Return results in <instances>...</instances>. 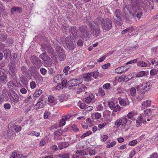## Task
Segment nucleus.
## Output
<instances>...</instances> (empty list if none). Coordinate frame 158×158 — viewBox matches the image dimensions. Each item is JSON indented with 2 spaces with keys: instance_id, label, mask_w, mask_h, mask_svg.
Here are the masks:
<instances>
[{
  "instance_id": "6ab92c4d",
  "label": "nucleus",
  "mask_w": 158,
  "mask_h": 158,
  "mask_svg": "<svg viewBox=\"0 0 158 158\" xmlns=\"http://www.w3.org/2000/svg\"><path fill=\"white\" fill-rule=\"evenodd\" d=\"M151 101L149 100H147L143 102L142 104V109H145L150 106Z\"/></svg>"
},
{
  "instance_id": "ddd939ff",
  "label": "nucleus",
  "mask_w": 158,
  "mask_h": 158,
  "mask_svg": "<svg viewBox=\"0 0 158 158\" xmlns=\"http://www.w3.org/2000/svg\"><path fill=\"white\" fill-rule=\"evenodd\" d=\"M10 99L11 101L14 103H17L19 101L18 95L14 90H12Z\"/></svg>"
},
{
  "instance_id": "13d9d810",
  "label": "nucleus",
  "mask_w": 158,
  "mask_h": 158,
  "mask_svg": "<svg viewBox=\"0 0 158 158\" xmlns=\"http://www.w3.org/2000/svg\"><path fill=\"white\" fill-rule=\"evenodd\" d=\"M62 131L60 130H57L55 132V135L57 136L61 135H62Z\"/></svg>"
},
{
  "instance_id": "a19ab883",
  "label": "nucleus",
  "mask_w": 158,
  "mask_h": 158,
  "mask_svg": "<svg viewBox=\"0 0 158 158\" xmlns=\"http://www.w3.org/2000/svg\"><path fill=\"white\" fill-rule=\"evenodd\" d=\"M98 93L99 95L101 96H104L105 94V90L102 88H99L98 89Z\"/></svg>"
},
{
  "instance_id": "7c9ffc66",
  "label": "nucleus",
  "mask_w": 158,
  "mask_h": 158,
  "mask_svg": "<svg viewBox=\"0 0 158 158\" xmlns=\"http://www.w3.org/2000/svg\"><path fill=\"white\" fill-rule=\"evenodd\" d=\"M88 30L86 26H81L79 27V30L82 33H85Z\"/></svg>"
},
{
  "instance_id": "603ef678",
  "label": "nucleus",
  "mask_w": 158,
  "mask_h": 158,
  "mask_svg": "<svg viewBox=\"0 0 158 158\" xmlns=\"http://www.w3.org/2000/svg\"><path fill=\"white\" fill-rule=\"evenodd\" d=\"M47 141L44 139H42L40 141V146H44L46 143Z\"/></svg>"
},
{
  "instance_id": "dca6fc26",
  "label": "nucleus",
  "mask_w": 158,
  "mask_h": 158,
  "mask_svg": "<svg viewBox=\"0 0 158 158\" xmlns=\"http://www.w3.org/2000/svg\"><path fill=\"white\" fill-rule=\"evenodd\" d=\"M70 33L71 35L76 38L78 34L76 27L74 26L71 27L70 29Z\"/></svg>"
},
{
  "instance_id": "de8ad7c7",
  "label": "nucleus",
  "mask_w": 158,
  "mask_h": 158,
  "mask_svg": "<svg viewBox=\"0 0 158 158\" xmlns=\"http://www.w3.org/2000/svg\"><path fill=\"white\" fill-rule=\"evenodd\" d=\"M145 74V72L144 71H142L136 74V77H142L144 76Z\"/></svg>"
},
{
  "instance_id": "e2e57ef3",
  "label": "nucleus",
  "mask_w": 158,
  "mask_h": 158,
  "mask_svg": "<svg viewBox=\"0 0 158 158\" xmlns=\"http://www.w3.org/2000/svg\"><path fill=\"white\" fill-rule=\"evenodd\" d=\"M77 45L79 47H81L83 45V42L82 40H79L77 43Z\"/></svg>"
},
{
  "instance_id": "7ed1b4c3",
  "label": "nucleus",
  "mask_w": 158,
  "mask_h": 158,
  "mask_svg": "<svg viewBox=\"0 0 158 158\" xmlns=\"http://www.w3.org/2000/svg\"><path fill=\"white\" fill-rule=\"evenodd\" d=\"M131 121L127 119L125 117H122L116 120L115 123V125L117 127H119L120 126H127L129 127Z\"/></svg>"
},
{
  "instance_id": "c03bdc74",
  "label": "nucleus",
  "mask_w": 158,
  "mask_h": 158,
  "mask_svg": "<svg viewBox=\"0 0 158 158\" xmlns=\"http://www.w3.org/2000/svg\"><path fill=\"white\" fill-rule=\"evenodd\" d=\"M73 42L71 40V37L69 36L66 38L65 39V42L66 45H67L68 44Z\"/></svg>"
},
{
  "instance_id": "393cba45",
  "label": "nucleus",
  "mask_w": 158,
  "mask_h": 158,
  "mask_svg": "<svg viewBox=\"0 0 158 158\" xmlns=\"http://www.w3.org/2000/svg\"><path fill=\"white\" fill-rule=\"evenodd\" d=\"M22 10L21 8L18 6H14L13 7L11 8L10 11L12 14L14 13V12L17 11L19 13H20Z\"/></svg>"
},
{
  "instance_id": "9d476101",
  "label": "nucleus",
  "mask_w": 158,
  "mask_h": 158,
  "mask_svg": "<svg viewBox=\"0 0 158 158\" xmlns=\"http://www.w3.org/2000/svg\"><path fill=\"white\" fill-rule=\"evenodd\" d=\"M42 47L43 48L45 51L48 52L52 58L54 57L55 53L52 47L48 44H43Z\"/></svg>"
},
{
  "instance_id": "bb28decb",
  "label": "nucleus",
  "mask_w": 158,
  "mask_h": 158,
  "mask_svg": "<svg viewBox=\"0 0 158 158\" xmlns=\"http://www.w3.org/2000/svg\"><path fill=\"white\" fill-rule=\"evenodd\" d=\"M3 52L5 55V58L6 59H8L10 56L11 54V52L10 50L7 49H5L4 50Z\"/></svg>"
},
{
  "instance_id": "473e14b6",
  "label": "nucleus",
  "mask_w": 158,
  "mask_h": 158,
  "mask_svg": "<svg viewBox=\"0 0 158 158\" xmlns=\"http://www.w3.org/2000/svg\"><path fill=\"white\" fill-rule=\"evenodd\" d=\"M59 156L61 158H68L69 156L68 153H61L59 154Z\"/></svg>"
},
{
  "instance_id": "a18cd8bd",
  "label": "nucleus",
  "mask_w": 158,
  "mask_h": 158,
  "mask_svg": "<svg viewBox=\"0 0 158 158\" xmlns=\"http://www.w3.org/2000/svg\"><path fill=\"white\" fill-rule=\"evenodd\" d=\"M136 94V89L135 87L131 88L130 90V94L132 96H134Z\"/></svg>"
},
{
  "instance_id": "a211bd4d",
  "label": "nucleus",
  "mask_w": 158,
  "mask_h": 158,
  "mask_svg": "<svg viewBox=\"0 0 158 158\" xmlns=\"http://www.w3.org/2000/svg\"><path fill=\"white\" fill-rule=\"evenodd\" d=\"M7 81V77L6 75L0 76V84H6Z\"/></svg>"
},
{
  "instance_id": "9b49d317",
  "label": "nucleus",
  "mask_w": 158,
  "mask_h": 158,
  "mask_svg": "<svg viewBox=\"0 0 158 158\" xmlns=\"http://www.w3.org/2000/svg\"><path fill=\"white\" fill-rule=\"evenodd\" d=\"M21 70L23 75L27 77H30L31 74V71L26 66H22L21 67Z\"/></svg>"
},
{
  "instance_id": "49530a36",
  "label": "nucleus",
  "mask_w": 158,
  "mask_h": 158,
  "mask_svg": "<svg viewBox=\"0 0 158 158\" xmlns=\"http://www.w3.org/2000/svg\"><path fill=\"white\" fill-rule=\"evenodd\" d=\"M99 73L97 71L90 73L91 77H93L95 78H96L99 76Z\"/></svg>"
},
{
  "instance_id": "338daca9",
  "label": "nucleus",
  "mask_w": 158,
  "mask_h": 158,
  "mask_svg": "<svg viewBox=\"0 0 158 158\" xmlns=\"http://www.w3.org/2000/svg\"><path fill=\"white\" fill-rule=\"evenodd\" d=\"M41 74L43 75H45L47 73V70L44 68H41L40 69Z\"/></svg>"
},
{
  "instance_id": "4c0bfd02",
  "label": "nucleus",
  "mask_w": 158,
  "mask_h": 158,
  "mask_svg": "<svg viewBox=\"0 0 158 158\" xmlns=\"http://www.w3.org/2000/svg\"><path fill=\"white\" fill-rule=\"evenodd\" d=\"M10 94V92L6 89H4L2 91V94L5 97L9 96Z\"/></svg>"
},
{
  "instance_id": "f3484780",
  "label": "nucleus",
  "mask_w": 158,
  "mask_h": 158,
  "mask_svg": "<svg viewBox=\"0 0 158 158\" xmlns=\"http://www.w3.org/2000/svg\"><path fill=\"white\" fill-rule=\"evenodd\" d=\"M128 68H126L125 66H122L116 69L115 72L117 73H122L123 72L127 71Z\"/></svg>"
},
{
  "instance_id": "1a4fd4ad",
  "label": "nucleus",
  "mask_w": 158,
  "mask_h": 158,
  "mask_svg": "<svg viewBox=\"0 0 158 158\" xmlns=\"http://www.w3.org/2000/svg\"><path fill=\"white\" fill-rule=\"evenodd\" d=\"M121 11L118 10H116L114 12V19L116 21V23L119 26H121L123 23Z\"/></svg>"
},
{
  "instance_id": "0e129e2a",
  "label": "nucleus",
  "mask_w": 158,
  "mask_h": 158,
  "mask_svg": "<svg viewBox=\"0 0 158 158\" xmlns=\"http://www.w3.org/2000/svg\"><path fill=\"white\" fill-rule=\"evenodd\" d=\"M110 86V85L109 83H107L104 84L103 85V88L105 89H108Z\"/></svg>"
},
{
  "instance_id": "aec40b11",
  "label": "nucleus",
  "mask_w": 158,
  "mask_h": 158,
  "mask_svg": "<svg viewBox=\"0 0 158 158\" xmlns=\"http://www.w3.org/2000/svg\"><path fill=\"white\" fill-rule=\"evenodd\" d=\"M21 82L23 83L25 86H26L28 84V80L25 76L22 75L19 78Z\"/></svg>"
},
{
  "instance_id": "37998d69",
  "label": "nucleus",
  "mask_w": 158,
  "mask_h": 158,
  "mask_svg": "<svg viewBox=\"0 0 158 158\" xmlns=\"http://www.w3.org/2000/svg\"><path fill=\"white\" fill-rule=\"evenodd\" d=\"M121 110V107L119 105H117L114 106L112 110H113L114 111L117 112L118 111H120Z\"/></svg>"
},
{
  "instance_id": "f03ea898",
  "label": "nucleus",
  "mask_w": 158,
  "mask_h": 158,
  "mask_svg": "<svg viewBox=\"0 0 158 158\" xmlns=\"http://www.w3.org/2000/svg\"><path fill=\"white\" fill-rule=\"evenodd\" d=\"M131 6L134 13V16H136L138 19H140L143 14L142 10L140 9L139 4L136 2H132L131 3Z\"/></svg>"
},
{
  "instance_id": "412c9836",
  "label": "nucleus",
  "mask_w": 158,
  "mask_h": 158,
  "mask_svg": "<svg viewBox=\"0 0 158 158\" xmlns=\"http://www.w3.org/2000/svg\"><path fill=\"white\" fill-rule=\"evenodd\" d=\"M58 145L59 148L60 150H61L64 148L68 147L69 146V144L68 142H65L59 143Z\"/></svg>"
},
{
  "instance_id": "79ce46f5",
  "label": "nucleus",
  "mask_w": 158,
  "mask_h": 158,
  "mask_svg": "<svg viewBox=\"0 0 158 158\" xmlns=\"http://www.w3.org/2000/svg\"><path fill=\"white\" fill-rule=\"evenodd\" d=\"M42 91L41 89H39L38 90L36 91L34 94V97H39L42 93Z\"/></svg>"
},
{
  "instance_id": "f8f14e48",
  "label": "nucleus",
  "mask_w": 158,
  "mask_h": 158,
  "mask_svg": "<svg viewBox=\"0 0 158 158\" xmlns=\"http://www.w3.org/2000/svg\"><path fill=\"white\" fill-rule=\"evenodd\" d=\"M82 81L81 79H77L75 80H72L68 82V84L70 86H76L81 84Z\"/></svg>"
},
{
  "instance_id": "72a5a7b5",
  "label": "nucleus",
  "mask_w": 158,
  "mask_h": 158,
  "mask_svg": "<svg viewBox=\"0 0 158 158\" xmlns=\"http://www.w3.org/2000/svg\"><path fill=\"white\" fill-rule=\"evenodd\" d=\"M142 121V118L141 116H139L137 119L136 120V123L137 125L136 126L137 127H139L141 125V123Z\"/></svg>"
},
{
  "instance_id": "20e7f679",
  "label": "nucleus",
  "mask_w": 158,
  "mask_h": 158,
  "mask_svg": "<svg viewBox=\"0 0 158 158\" xmlns=\"http://www.w3.org/2000/svg\"><path fill=\"white\" fill-rule=\"evenodd\" d=\"M15 60L10 61L9 64V73L14 80H15L16 77L17 69L16 66Z\"/></svg>"
},
{
  "instance_id": "6e6d98bb",
  "label": "nucleus",
  "mask_w": 158,
  "mask_h": 158,
  "mask_svg": "<svg viewBox=\"0 0 158 158\" xmlns=\"http://www.w3.org/2000/svg\"><path fill=\"white\" fill-rule=\"evenodd\" d=\"M116 142L115 141H113L111 142L109 144H108L106 146V148H110L113 147L116 144Z\"/></svg>"
},
{
  "instance_id": "cd10ccee",
  "label": "nucleus",
  "mask_w": 158,
  "mask_h": 158,
  "mask_svg": "<svg viewBox=\"0 0 158 158\" xmlns=\"http://www.w3.org/2000/svg\"><path fill=\"white\" fill-rule=\"evenodd\" d=\"M134 30V27H131L123 30L121 32L122 34H124L128 32H131Z\"/></svg>"
},
{
  "instance_id": "c756f323",
  "label": "nucleus",
  "mask_w": 158,
  "mask_h": 158,
  "mask_svg": "<svg viewBox=\"0 0 158 158\" xmlns=\"http://www.w3.org/2000/svg\"><path fill=\"white\" fill-rule=\"evenodd\" d=\"M7 85L8 88L11 90V92L12 90H13L12 89H13L14 87L15 86V84L12 81L9 82L7 83Z\"/></svg>"
},
{
  "instance_id": "6e6552de",
  "label": "nucleus",
  "mask_w": 158,
  "mask_h": 158,
  "mask_svg": "<svg viewBox=\"0 0 158 158\" xmlns=\"http://www.w3.org/2000/svg\"><path fill=\"white\" fill-rule=\"evenodd\" d=\"M30 60L36 69H39L42 65L41 60L35 56H31L30 58Z\"/></svg>"
},
{
  "instance_id": "e433bc0d",
  "label": "nucleus",
  "mask_w": 158,
  "mask_h": 158,
  "mask_svg": "<svg viewBox=\"0 0 158 158\" xmlns=\"http://www.w3.org/2000/svg\"><path fill=\"white\" fill-rule=\"evenodd\" d=\"M94 98V96L92 95L89 96L85 98V101L87 103H89Z\"/></svg>"
},
{
  "instance_id": "5fc2aeb1",
  "label": "nucleus",
  "mask_w": 158,
  "mask_h": 158,
  "mask_svg": "<svg viewBox=\"0 0 158 158\" xmlns=\"http://www.w3.org/2000/svg\"><path fill=\"white\" fill-rule=\"evenodd\" d=\"M67 100V98L64 96V95H62L61 96H60L59 98V101L60 102H62L64 101H66Z\"/></svg>"
},
{
  "instance_id": "f257e3e1",
  "label": "nucleus",
  "mask_w": 158,
  "mask_h": 158,
  "mask_svg": "<svg viewBox=\"0 0 158 158\" xmlns=\"http://www.w3.org/2000/svg\"><path fill=\"white\" fill-rule=\"evenodd\" d=\"M89 27L92 35L94 37L99 36L101 33L99 24L97 23L94 21H90L89 23Z\"/></svg>"
},
{
  "instance_id": "c85d7f7f",
  "label": "nucleus",
  "mask_w": 158,
  "mask_h": 158,
  "mask_svg": "<svg viewBox=\"0 0 158 158\" xmlns=\"http://www.w3.org/2000/svg\"><path fill=\"white\" fill-rule=\"evenodd\" d=\"M67 48L69 50H73L76 47V44L73 42L68 44L66 45Z\"/></svg>"
},
{
  "instance_id": "2eb2a0df",
  "label": "nucleus",
  "mask_w": 158,
  "mask_h": 158,
  "mask_svg": "<svg viewBox=\"0 0 158 158\" xmlns=\"http://www.w3.org/2000/svg\"><path fill=\"white\" fill-rule=\"evenodd\" d=\"M63 75L58 74L54 77V81L55 82L58 84H60L61 85V83L62 82L63 78L62 77Z\"/></svg>"
},
{
  "instance_id": "b1692460",
  "label": "nucleus",
  "mask_w": 158,
  "mask_h": 158,
  "mask_svg": "<svg viewBox=\"0 0 158 158\" xmlns=\"http://www.w3.org/2000/svg\"><path fill=\"white\" fill-rule=\"evenodd\" d=\"M87 87L84 84H82L77 91V94H79L83 91H85L87 89Z\"/></svg>"
},
{
  "instance_id": "4d7b16f0",
  "label": "nucleus",
  "mask_w": 158,
  "mask_h": 158,
  "mask_svg": "<svg viewBox=\"0 0 158 158\" xmlns=\"http://www.w3.org/2000/svg\"><path fill=\"white\" fill-rule=\"evenodd\" d=\"M3 107L6 109L9 110L10 109L11 106L9 103H6L4 104Z\"/></svg>"
},
{
  "instance_id": "39448f33",
  "label": "nucleus",
  "mask_w": 158,
  "mask_h": 158,
  "mask_svg": "<svg viewBox=\"0 0 158 158\" xmlns=\"http://www.w3.org/2000/svg\"><path fill=\"white\" fill-rule=\"evenodd\" d=\"M152 87L150 82H143L141 85L136 86L137 90L139 92H146L148 91Z\"/></svg>"
},
{
  "instance_id": "09e8293b",
  "label": "nucleus",
  "mask_w": 158,
  "mask_h": 158,
  "mask_svg": "<svg viewBox=\"0 0 158 158\" xmlns=\"http://www.w3.org/2000/svg\"><path fill=\"white\" fill-rule=\"evenodd\" d=\"M158 71V70L156 69H152L150 71V74L152 76H154L157 74Z\"/></svg>"
},
{
  "instance_id": "4be33fe9",
  "label": "nucleus",
  "mask_w": 158,
  "mask_h": 158,
  "mask_svg": "<svg viewBox=\"0 0 158 158\" xmlns=\"http://www.w3.org/2000/svg\"><path fill=\"white\" fill-rule=\"evenodd\" d=\"M90 73H85L83 75L84 80L86 81H91L93 80L92 78Z\"/></svg>"
},
{
  "instance_id": "2f4dec72",
  "label": "nucleus",
  "mask_w": 158,
  "mask_h": 158,
  "mask_svg": "<svg viewBox=\"0 0 158 158\" xmlns=\"http://www.w3.org/2000/svg\"><path fill=\"white\" fill-rule=\"evenodd\" d=\"M148 5H149V7L151 9H153V4L152 1L151 0H144Z\"/></svg>"
},
{
  "instance_id": "ea45409f",
  "label": "nucleus",
  "mask_w": 158,
  "mask_h": 158,
  "mask_svg": "<svg viewBox=\"0 0 158 158\" xmlns=\"http://www.w3.org/2000/svg\"><path fill=\"white\" fill-rule=\"evenodd\" d=\"M0 36V39H1V41L3 42L7 38L6 35L4 33H2Z\"/></svg>"
},
{
  "instance_id": "bf43d9fd",
  "label": "nucleus",
  "mask_w": 158,
  "mask_h": 158,
  "mask_svg": "<svg viewBox=\"0 0 158 158\" xmlns=\"http://www.w3.org/2000/svg\"><path fill=\"white\" fill-rule=\"evenodd\" d=\"M67 83V81L66 79L62 80V82L61 83V85L62 87H65L66 86Z\"/></svg>"
},
{
  "instance_id": "774afa93",
  "label": "nucleus",
  "mask_w": 158,
  "mask_h": 158,
  "mask_svg": "<svg viewBox=\"0 0 158 158\" xmlns=\"http://www.w3.org/2000/svg\"><path fill=\"white\" fill-rule=\"evenodd\" d=\"M17 153L16 152H13L10 156V158H16L17 156Z\"/></svg>"
},
{
  "instance_id": "4468645a",
  "label": "nucleus",
  "mask_w": 158,
  "mask_h": 158,
  "mask_svg": "<svg viewBox=\"0 0 158 158\" xmlns=\"http://www.w3.org/2000/svg\"><path fill=\"white\" fill-rule=\"evenodd\" d=\"M45 102L43 100L39 101L34 106V108L36 110L42 108L45 106Z\"/></svg>"
},
{
  "instance_id": "f704fd0d",
  "label": "nucleus",
  "mask_w": 158,
  "mask_h": 158,
  "mask_svg": "<svg viewBox=\"0 0 158 158\" xmlns=\"http://www.w3.org/2000/svg\"><path fill=\"white\" fill-rule=\"evenodd\" d=\"M12 129L14 130L15 131L17 132H18L20 131L21 130V127L20 126L14 125L12 127Z\"/></svg>"
},
{
  "instance_id": "052dcab7",
  "label": "nucleus",
  "mask_w": 158,
  "mask_h": 158,
  "mask_svg": "<svg viewBox=\"0 0 158 158\" xmlns=\"http://www.w3.org/2000/svg\"><path fill=\"white\" fill-rule=\"evenodd\" d=\"M48 101L50 103H53L54 102V98L53 96L50 95L48 97Z\"/></svg>"
},
{
  "instance_id": "0eeeda50",
  "label": "nucleus",
  "mask_w": 158,
  "mask_h": 158,
  "mask_svg": "<svg viewBox=\"0 0 158 158\" xmlns=\"http://www.w3.org/2000/svg\"><path fill=\"white\" fill-rule=\"evenodd\" d=\"M101 26L103 30L109 31L112 27V21L109 19H103L101 20Z\"/></svg>"
},
{
  "instance_id": "a878e982",
  "label": "nucleus",
  "mask_w": 158,
  "mask_h": 158,
  "mask_svg": "<svg viewBox=\"0 0 158 158\" xmlns=\"http://www.w3.org/2000/svg\"><path fill=\"white\" fill-rule=\"evenodd\" d=\"M40 57L43 61H46L50 59V58L46 55L45 53H43L40 56Z\"/></svg>"
},
{
  "instance_id": "680f3d73",
  "label": "nucleus",
  "mask_w": 158,
  "mask_h": 158,
  "mask_svg": "<svg viewBox=\"0 0 158 158\" xmlns=\"http://www.w3.org/2000/svg\"><path fill=\"white\" fill-rule=\"evenodd\" d=\"M94 117L95 119H98L101 117V114L100 113H96L95 114Z\"/></svg>"
},
{
  "instance_id": "58836bf2",
  "label": "nucleus",
  "mask_w": 158,
  "mask_h": 158,
  "mask_svg": "<svg viewBox=\"0 0 158 158\" xmlns=\"http://www.w3.org/2000/svg\"><path fill=\"white\" fill-rule=\"evenodd\" d=\"M137 65L138 66L141 67H146L147 66V63L142 61H139Z\"/></svg>"
},
{
  "instance_id": "69168bd1",
  "label": "nucleus",
  "mask_w": 158,
  "mask_h": 158,
  "mask_svg": "<svg viewBox=\"0 0 158 158\" xmlns=\"http://www.w3.org/2000/svg\"><path fill=\"white\" fill-rule=\"evenodd\" d=\"M71 115L70 114H68L67 115H66L64 116H63L62 118H63V120L64 119L65 121L67 120H68L70 119V118L71 117Z\"/></svg>"
},
{
  "instance_id": "8fccbe9b",
  "label": "nucleus",
  "mask_w": 158,
  "mask_h": 158,
  "mask_svg": "<svg viewBox=\"0 0 158 158\" xmlns=\"http://www.w3.org/2000/svg\"><path fill=\"white\" fill-rule=\"evenodd\" d=\"M92 133L91 131H88L87 132L84 133L81 136V138H82L89 135Z\"/></svg>"
},
{
  "instance_id": "5701e85b",
  "label": "nucleus",
  "mask_w": 158,
  "mask_h": 158,
  "mask_svg": "<svg viewBox=\"0 0 158 158\" xmlns=\"http://www.w3.org/2000/svg\"><path fill=\"white\" fill-rule=\"evenodd\" d=\"M118 99V100L119 104L122 106H126L129 104V103H127L125 100L120 97H119Z\"/></svg>"
},
{
  "instance_id": "c9c22d12",
  "label": "nucleus",
  "mask_w": 158,
  "mask_h": 158,
  "mask_svg": "<svg viewBox=\"0 0 158 158\" xmlns=\"http://www.w3.org/2000/svg\"><path fill=\"white\" fill-rule=\"evenodd\" d=\"M28 134L33 136L38 137L40 136V134L39 132L32 131L28 132Z\"/></svg>"
},
{
  "instance_id": "423d86ee",
  "label": "nucleus",
  "mask_w": 158,
  "mask_h": 158,
  "mask_svg": "<svg viewBox=\"0 0 158 158\" xmlns=\"http://www.w3.org/2000/svg\"><path fill=\"white\" fill-rule=\"evenodd\" d=\"M56 53L57 55L58 58L61 61L64 60L66 58L64 50L61 46H57L55 48Z\"/></svg>"
},
{
  "instance_id": "3c124183",
  "label": "nucleus",
  "mask_w": 158,
  "mask_h": 158,
  "mask_svg": "<svg viewBox=\"0 0 158 158\" xmlns=\"http://www.w3.org/2000/svg\"><path fill=\"white\" fill-rule=\"evenodd\" d=\"M62 29L63 31L66 32L67 30H69V27L66 24H63L62 27Z\"/></svg>"
},
{
  "instance_id": "864d4df0",
  "label": "nucleus",
  "mask_w": 158,
  "mask_h": 158,
  "mask_svg": "<svg viewBox=\"0 0 158 158\" xmlns=\"http://www.w3.org/2000/svg\"><path fill=\"white\" fill-rule=\"evenodd\" d=\"M72 129L75 132H77L79 131V129L77 127V125L75 124L73 125L71 127Z\"/></svg>"
}]
</instances>
